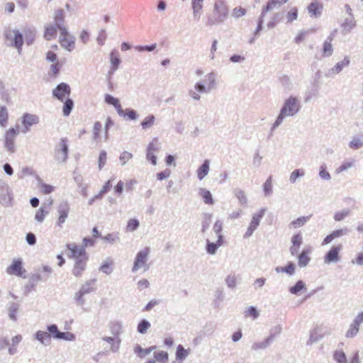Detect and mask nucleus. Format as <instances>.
I'll list each match as a JSON object with an SVG mask.
<instances>
[{"instance_id":"f257e3e1","label":"nucleus","mask_w":363,"mask_h":363,"mask_svg":"<svg viewBox=\"0 0 363 363\" xmlns=\"http://www.w3.org/2000/svg\"><path fill=\"white\" fill-rule=\"evenodd\" d=\"M228 8L223 0H218L214 4L212 15L208 18L207 25L213 26L223 23L228 17Z\"/></svg>"},{"instance_id":"f03ea898","label":"nucleus","mask_w":363,"mask_h":363,"mask_svg":"<svg viewBox=\"0 0 363 363\" xmlns=\"http://www.w3.org/2000/svg\"><path fill=\"white\" fill-rule=\"evenodd\" d=\"M4 35L8 42V45L16 48L18 54H21L23 45L22 33L18 30H12L9 28L5 29Z\"/></svg>"},{"instance_id":"7ed1b4c3","label":"nucleus","mask_w":363,"mask_h":363,"mask_svg":"<svg viewBox=\"0 0 363 363\" xmlns=\"http://www.w3.org/2000/svg\"><path fill=\"white\" fill-rule=\"evenodd\" d=\"M298 111V105L297 103V101L294 98H290L286 102L281 110V112L277 117L276 121L274 122L273 125V128H275L276 127L279 126L284 118L286 116H293L294 115L297 111Z\"/></svg>"},{"instance_id":"20e7f679","label":"nucleus","mask_w":363,"mask_h":363,"mask_svg":"<svg viewBox=\"0 0 363 363\" xmlns=\"http://www.w3.org/2000/svg\"><path fill=\"white\" fill-rule=\"evenodd\" d=\"M67 252V255L69 259L74 261L89 257L86 249L76 243H69L66 245Z\"/></svg>"},{"instance_id":"39448f33","label":"nucleus","mask_w":363,"mask_h":363,"mask_svg":"<svg viewBox=\"0 0 363 363\" xmlns=\"http://www.w3.org/2000/svg\"><path fill=\"white\" fill-rule=\"evenodd\" d=\"M19 133V128L16 126L15 128H10L8 129L4 134V145L8 151L10 152H14L15 151V140L17 135Z\"/></svg>"},{"instance_id":"423d86ee","label":"nucleus","mask_w":363,"mask_h":363,"mask_svg":"<svg viewBox=\"0 0 363 363\" xmlns=\"http://www.w3.org/2000/svg\"><path fill=\"white\" fill-rule=\"evenodd\" d=\"M55 96L63 102L62 112L64 116H68L74 106L73 101L69 98L70 92H54Z\"/></svg>"},{"instance_id":"0eeeda50","label":"nucleus","mask_w":363,"mask_h":363,"mask_svg":"<svg viewBox=\"0 0 363 363\" xmlns=\"http://www.w3.org/2000/svg\"><path fill=\"white\" fill-rule=\"evenodd\" d=\"M59 42L61 46L69 52H71L74 48L75 38L69 34L67 28L60 30Z\"/></svg>"},{"instance_id":"6e6552de","label":"nucleus","mask_w":363,"mask_h":363,"mask_svg":"<svg viewBox=\"0 0 363 363\" xmlns=\"http://www.w3.org/2000/svg\"><path fill=\"white\" fill-rule=\"evenodd\" d=\"M206 85L201 82L196 83L195 88L197 91H205L207 88L208 90L216 89L217 88L216 74L211 72L205 77Z\"/></svg>"},{"instance_id":"1a4fd4ad","label":"nucleus","mask_w":363,"mask_h":363,"mask_svg":"<svg viewBox=\"0 0 363 363\" xmlns=\"http://www.w3.org/2000/svg\"><path fill=\"white\" fill-rule=\"evenodd\" d=\"M150 253V249L148 247H145L143 250L140 251L136 257L134 262V264L133 267V271L135 272L138 270L139 269L145 266L147 261V257Z\"/></svg>"},{"instance_id":"9d476101","label":"nucleus","mask_w":363,"mask_h":363,"mask_svg":"<svg viewBox=\"0 0 363 363\" xmlns=\"http://www.w3.org/2000/svg\"><path fill=\"white\" fill-rule=\"evenodd\" d=\"M264 213L265 210L261 209L259 212L253 215L250 225L244 235V238H247L252 235L253 232L259 226L260 220L264 216Z\"/></svg>"},{"instance_id":"9b49d317","label":"nucleus","mask_w":363,"mask_h":363,"mask_svg":"<svg viewBox=\"0 0 363 363\" xmlns=\"http://www.w3.org/2000/svg\"><path fill=\"white\" fill-rule=\"evenodd\" d=\"M67 140L66 138H62L55 149V157L59 161L65 162L67 159Z\"/></svg>"},{"instance_id":"f8f14e48","label":"nucleus","mask_w":363,"mask_h":363,"mask_svg":"<svg viewBox=\"0 0 363 363\" xmlns=\"http://www.w3.org/2000/svg\"><path fill=\"white\" fill-rule=\"evenodd\" d=\"M350 63V57L348 56L345 57L343 60L338 62L333 67L326 71L325 76L327 77H334L335 75L339 74L344 67L349 66Z\"/></svg>"},{"instance_id":"ddd939ff","label":"nucleus","mask_w":363,"mask_h":363,"mask_svg":"<svg viewBox=\"0 0 363 363\" xmlns=\"http://www.w3.org/2000/svg\"><path fill=\"white\" fill-rule=\"evenodd\" d=\"M25 272L26 270L22 265V261L20 259H14L11 264L6 269V272L9 274L17 277H22Z\"/></svg>"},{"instance_id":"4468645a","label":"nucleus","mask_w":363,"mask_h":363,"mask_svg":"<svg viewBox=\"0 0 363 363\" xmlns=\"http://www.w3.org/2000/svg\"><path fill=\"white\" fill-rule=\"evenodd\" d=\"M342 250V245H337L333 246L330 250L325 254L324 257V262L330 264L331 262H336L340 259V252Z\"/></svg>"},{"instance_id":"2eb2a0df","label":"nucleus","mask_w":363,"mask_h":363,"mask_svg":"<svg viewBox=\"0 0 363 363\" xmlns=\"http://www.w3.org/2000/svg\"><path fill=\"white\" fill-rule=\"evenodd\" d=\"M39 122L38 117L35 114H30L26 113L23 115L21 118V123L23 126L24 127V132H27L29 130L30 128L32 125L38 124Z\"/></svg>"},{"instance_id":"dca6fc26","label":"nucleus","mask_w":363,"mask_h":363,"mask_svg":"<svg viewBox=\"0 0 363 363\" xmlns=\"http://www.w3.org/2000/svg\"><path fill=\"white\" fill-rule=\"evenodd\" d=\"M70 211L69 206L67 202H64L60 204L58 207V219L57 224L59 227H62V224L65 222L68 217Z\"/></svg>"},{"instance_id":"f3484780","label":"nucleus","mask_w":363,"mask_h":363,"mask_svg":"<svg viewBox=\"0 0 363 363\" xmlns=\"http://www.w3.org/2000/svg\"><path fill=\"white\" fill-rule=\"evenodd\" d=\"M89 257L74 261L72 268V274L78 277H81L86 268Z\"/></svg>"},{"instance_id":"a211bd4d","label":"nucleus","mask_w":363,"mask_h":363,"mask_svg":"<svg viewBox=\"0 0 363 363\" xmlns=\"http://www.w3.org/2000/svg\"><path fill=\"white\" fill-rule=\"evenodd\" d=\"M303 242V238L301 233H298L291 238V246L290 247V252L292 255L297 254L298 250Z\"/></svg>"},{"instance_id":"6ab92c4d","label":"nucleus","mask_w":363,"mask_h":363,"mask_svg":"<svg viewBox=\"0 0 363 363\" xmlns=\"http://www.w3.org/2000/svg\"><path fill=\"white\" fill-rule=\"evenodd\" d=\"M203 0H192L191 6L193 9V16L195 21H199L203 9Z\"/></svg>"},{"instance_id":"aec40b11","label":"nucleus","mask_w":363,"mask_h":363,"mask_svg":"<svg viewBox=\"0 0 363 363\" xmlns=\"http://www.w3.org/2000/svg\"><path fill=\"white\" fill-rule=\"evenodd\" d=\"M311 253V248H306L302 250L301 254L298 257L299 267H306L310 262V255Z\"/></svg>"},{"instance_id":"412c9836","label":"nucleus","mask_w":363,"mask_h":363,"mask_svg":"<svg viewBox=\"0 0 363 363\" xmlns=\"http://www.w3.org/2000/svg\"><path fill=\"white\" fill-rule=\"evenodd\" d=\"M289 0H269L267 5L263 8L262 16L265 13L274 9L280 7L282 4H286Z\"/></svg>"},{"instance_id":"4be33fe9","label":"nucleus","mask_w":363,"mask_h":363,"mask_svg":"<svg viewBox=\"0 0 363 363\" xmlns=\"http://www.w3.org/2000/svg\"><path fill=\"white\" fill-rule=\"evenodd\" d=\"M58 28L54 24L49 23L45 26L44 38L47 40L55 39L57 36V30Z\"/></svg>"},{"instance_id":"5701e85b","label":"nucleus","mask_w":363,"mask_h":363,"mask_svg":"<svg viewBox=\"0 0 363 363\" xmlns=\"http://www.w3.org/2000/svg\"><path fill=\"white\" fill-rule=\"evenodd\" d=\"M346 231H347L346 229H339V230L333 231L331 233L328 235L324 238V240L322 242V245H325L330 243L335 238L342 236L346 233Z\"/></svg>"},{"instance_id":"b1692460","label":"nucleus","mask_w":363,"mask_h":363,"mask_svg":"<svg viewBox=\"0 0 363 363\" xmlns=\"http://www.w3.org/2000/svg\"><path fill=\"white\" fill-rule=\"evenodd\" d=\"M323 5L318 2H312L308 6V13L311 16L318 17L321 14Z\"/></svg>"},{"instance_id":"393cba45","label":"nucleus","mask_w":363,"mask_h":363,"mask_svg":"<svg viewBox=\"0 0 363 363\" xmlns=\"http://www.w3.org/2000/svg\"><path fill=\"white\" fill-rule=\"evenodd\" d=\"M356 26V21L354 16L346 18L342 23L341 27L344 33H348Z\"/></svg>"},{"instance_id":"a878e982","label":"nucleus","mask_w":363,"mask_h":363,"mask_svg":"<svg viewBox=\"0 0 363 363\" xmlns=\"http://www.w3.org/2000/svg\"><path fill=\"white\" fill-rule=\"evenodd\" d=\"M64 22V11L62 9H58L55 13L53 24L57 26L58 29L62 30L66 28L63 25Z\"/></svg>"},{"instance_id":"bb28decb","label":"nucleus","mask_w":363,"mask_h":363,"mask_svg":"<svg viewBox=\"0 0 363 363\" xmlns=\"http://www.w3.org/2000/svg\"><path fill=\"white\" fill-rule=\"evenodd\" d=\"M111 187L112 182L111 180L109 179L104 184L99 194L89 200V203L91 205L95 199H101L104 196V194H106L111 189Z\"/></svg>"},{"instance_id":"cd10ccee","label":"nucleus","mask_w":363,"mask_h":363,"mask_svg":"<svg viewBox=\"0 0 363 363\" xmlns=\"http://www.w3.org/2000/svg\"><path fill=\"white\" fill-rule=\"evenodd\" d=\"M106 102L108 104L113 105L117 110L119 115L123 114V110L121 106L120 101L118 99L107 94L105 98Z\"/></svg>"},{"instance_id":"c85d7f7f","label":"nucleus","mask_w":363,"mask_h":363,"mask_svg":"<svg viewBox=\"0 0 363 363\" xmlns=\"http://www.w3.org/2000/svg\"><path fill=\"white\" fill-rule=\"evenodd\" d=\"M155 361L159 363H168L169 362V354L167 352L164 350H158L154 352Z\"/></svg>"},{"instance_id":"c756f323","label":"nucleus","mask_w":363,"mask_h":363,"mask_svg":"<svg viewBox=\"0 0 363 363\" xmlns=\"http://www.w3.org/2000/svg\"><path fill=\"white\" fill-rule=\"evenodd\" d=\"M223 244V236H219L216 243L207 242L206 251L210 255H214L217 249Z\"/></svg>"},{"instance_id":"7c9ffc66","label":"nucleus","mask_w":363,"mask_h":363,"mask_svg":"<svg viewBox=\"0 0 363 363\" xmlns=\"http://www.w3.org/2000/svg\"><path fill=\"white\" fill-rule=\"evenodd\" d=\"M9 123V111L6 106H0V126L5 128Z\"/></svg>"},{"instance_id":"2f4dec72","label":"nucleus","mask_w":363,"mask_h":363,"mask_svg":"<svg viewBox=\"0 0 363 363\" xmlns=\"http://www.w3.org/2000/svg\"><path fill=\"white\" fill-rule=\"evenodd\" d=\"M110 62L111 64V69L113 72L118 69V66L121 63L118 54L116 51L113 50L110 54Z\"/></svg>"},{"instance_id":"473e14b6","label":"nucleus","mask_w":363,"mask_h":363,"mask_svg":"<svg viewBox=\"0 0 363 363\" xmlns=\"http://www.w3.org/2000/svg\"><path fill=\"white\" fill-rule=\"evenodd\" d=\"M199 195L202 197L203 202L206 204L213 205L214 203L212 195L208 190L201 189L199 191Z\"/></svg>"},{"instance_id":"72a5a7b5","label":"nucleus","mask_w":363,"mask_h":363,"mask_svg":"<svg viewBox=\"0 0 363 363\" xmlns=\"http://www.w3.org/2000/svg\"><path fill=\"white\" fill-rule=\"evenodd\" d=\"M156 348L155 346H151L147 349H143L140 345H136L134 348V352L140 357H144L149 354L152 351Z\"/></svg>"},{"instance_id":"f704fd0d","label":"nucleus","mask_w":363,"mask_h":363,"mask_svg":"<svg viewBox=\"0 0 363 363\" xmlns=\"http://www.w3.org/2000/svg\"><path fill=\"white\" fill-rule=\"evenodd\" d=\"M209 163L206 160L203 164L198 169L197 176L200 180L203 179L208 173Z\"/></svg>"},{"instance_id":"c9c22d12","label":"nucleus","mask_w":363,"mask_h":363,"mask_svg":"<svg viewBox=\"0 0 363 363\" xmlns=\"http://www.w3.org/2000/svg\"><path fill=\"white\" fill-rule=\"evenodd\" d=\"M190 350H186L182 345H179L177 347L176 359L177 360L184 359L189 354Z\"/></svg>"},{"instance_id":"e433bc0d","label":"nucleus","mask_w":363,"mask_h":363,"mask_svg":"<svg viewBox=\"0 0 363 363\" xmlns=\"http://www.w3.org/2000/svg\"><path fill=\"white\" fill-rule=\"evenodd\" d=\"M276 271L278 273H286L289 275H292L295 272V265L292 262H289L286 267H278L276 268Z\"/></svg>"},{"instance_id":"4c0bfd02","label":"nucleus","mask_w":363,"mask_h":363,"mask_svg":"<svg viewBox=\"0 0 363 363\" xmlns=\"http://www.w3.org/2000/svg\"><path fill=\"white\" fill-rule=\"evenodd\" d=\"M311 216H302L299 217L297 219L293 220L290 223V226L293 227L294 228H300L306 224V223L310 219Z\"/></svg>"},{"instance_id":"58836bf2","label":"nucleus","mask_w":363,"mask_h":363,"mask_svg":"<svg viewBox=\"0 0 363 363\" xmlns=\"http://www.w3.org/2000/svg\"><path fill=\"white\" fill-rule=\"evenodd\" d=\"M303 290H306V285L301 280L298 281L294 286L289 289L290 293L296 295H298Z\"/></svg>"},{"instance_id":"ea45409f","label":"nucleus","mask_w":363,"mask_h":363,"mask_svg":"<svg viewBox=\"0 0 363 363\" xmlns=\"http://www.w3.org/2000/svg\"><path fill=\"white\" fill-rule=\"evenodd\" d=\"M107 153L105 150H101L98 158V168L101 170L106 164Z\"/></svg>"},{"instance_id":"a19ab883","label":"nucleus","mask_w":363,"mask_h":363,"mask_svg":"<svg viewBox=\"0 0 363 363\" xmlns=\"http://www.w3.org/2000/svg\"><path fill=\"white\" fill-rule=\"evenodd\" d=\"M333 52V48L328 40H325L323 43V57H329L331 56Z\"/></svg>"},{"instance_id":"79ce46f5","label":"nucleus","mask_w":363,"mask_h":363,"mask_svg":"<svg viewBox=\"0 0 363 363\" xmlns=\"http://www.w3.org/2000/svg\"><path fill=\"white\" fill-rule=\"evenodd\" d=\"M21 340L22 336L21 335H17L12 338V345L9 348L10 354H13L16 352V348L15 347L18 345Z\"/></svg>"},{"instance_id":"37998d69","label":"nucleus","mask_w":363,"mask_h":363,"mask_svg":"<svg viewBox=\"0 0 363 363\" xmlns=\"http://www.w3.org/2000/svg\"><path fill=\"white\" fill-rule=\"evenodd\" d=\"M359 326L356 325L354 323H352L346 333V337L348 338L353 337L357 334V333L359 332Z\"/></svg>"},{"instance_id":"c03bdc74","label":"nucleus","mask_w":363,"mask_h":363,"mask_svg":"<svg viewBox=\"0 0 363 363\" xmlns=\"http://www.w3.org/2000/svg\"><path fill=\"white\" fill-rule=\"evenodd\" d=\"M150 323L146 320H143L138 325V331L141 334H145L147 330L150 328Z\"/></svg>"},{"instance_id":"a18cd8bd","label":"nucleus","mask_w":363,"mask_h":363,"mask_svg":"<svg viewBox=\"0 0 363 363\" xmlns=\"http://www.w3.org/2000/svg\"><path fill=\"white\" fill-rule=\"evenodd\" d=\"M48 213V211L47 210H45L44 208L43 207H40L35 213V218L36 220H38V222H42L46 215Z\"/></svg>"},{"instance_id":"49530a36","label":"nucleus","mask_w":363,"mask_h":363,"mask_svg":"<svg viewBox=\"0 0 363 363\" xmlns=\"http://www.w3.org/2000/svg\"><path fill=\"white\" fill-rule=\"evenodd\" d=\"M36 337L42 343H45V342L50 341V335L45 331H38L36 333Z\"/></svg>"},{"instance_id":"de8ad7c7","label":"nucleus","mask_w":363,"mask_h":363,"mask_svg":"<svg viewBox=\"0 0 363 363\" xmlns=\"http://www.w3.org/2000/svg\"><path fill=\"white\" fill-rule=\"evenodd\" d=\"M154 123L155 117L153 116H149L141 123V125L143 129H147L152 127L154 125Z\"/></svg>"},{"instance_id":"09e8293b","label":"nucleus","mask_w":363,"mask_h":363,"mask_svg":"<svg viewBox=\"0 0 363 363\" xmlns=\"http://www.w3.org/2000/svg\"><path fill=\"white\" fill-rule=\"evenodd\" d=\"M139 226V221L135 218L130 219L126 226V230L133 232L136 230Z\"/></svg>"},{"instance_id":"8fccbe9b","label":"nucleus","mask_w":363,"mask_h":363,"mask_svg":"<svg viewBox=\"0 0 363 363\" xmlns=\"http://www.w3.org/2000/svg\"><path fill=\"white\" fill-rule=\"evenodd\" d=\"M333 357L338 363H347L346 356L342 351H336Z\"/></svg>"},{"instance_id":"3c124183","label":"nucleus","mask_w":363,"mask_h":363,"mask_svg":"<svg viewBox=\"0 0 363 363\" xmlns=\"http://www.w3.org/2000/svg\"><path fill=\"white\" fill-rule=\"evenodd\" d=\"M56 338L72 341V340H74L75 336L74 334L69 333V332H67V333L60 332V333H58L57 335H56Z\"/></svg>"},{"instance_id":"603ef678","label":"nucleus","mask_w":363,"mask_h":363,"mask_svg":"<svg viewBox=\"0 0 363 363\" xmlns=\"http://www.w3.org/2000/svg\"><path fill=\"white\" fill-rule=\"evenodd\" d=\"M297 17H298V10L296 8H294L287 13V15H286L287 22L291 23V22L294 21V20H296L297 18Z\"/></svg>"},{"instance_id":"864d4df0","label":"nucleus","mask_w":363,"mask_h":363,"mask_svg":"<svg viewBox=\"0 0 363 363\" xmlns=\"http://www.w3.org/2000/svg\"><path fill=\"white\" fill-rule=\"evenodd\" d=\"M235 194L242 204H245L247 203V197L244 191L237 189L235 190Z\"/></svg>"},{"instance_id":"5fc2aeb1","label":"nucleus","mask_w":363,"mask_h":363,"mask_svg":"<svg viewBox=\"0 0 363 363\" xmlns=\"http://www.w3.org/2000/svg\"><path fill=\"white\" fill-rule=\"evenodd\" d=\"M40 189L41 192L44 194H50L55 189L54 186L44 183L40 184Z\"/></svg>"},{"instance_id":"6e6d98bb","label":"nucleus","mask_w":363,"mask_h":363,"mask_svg":"<svg viewBox=\"0 0 363 363\" xmlns=\"http://www.w3.org/2000/svg\"><path fill=\"white\" fill-rule=\"evenodd\" d=\"M304 171L303 169H296L294 170L291 176H290V181L292 183H294L298 177H302L304 175Z\"/></svg>"},{"instance_id":"4d7b16f0","label":"nucleus","mask_w":363,"mask_h":363,"mask_svg":"<svg viewBox=\"0 0 363 363\" xmlns=\"http://www.w3.org/2000/svg\"><path fill=\"white\" fill-rule=\"evenodd\" d=\"M121 116L130 120H135L137 118L136 112L131 109H126L125 111H123V114Z\"/></svg>"},{"instance_id":"13d9d810","label":"nucleus","mask_w":363,"mask_h":363,"mask_svg":"<svg viewBox=\"0 0 363 363\" xmlns=\"http://www.w3.org/2000/svg\"><path fill=\"white\" fill-rule=\"evenodd\" d=\"M104 340H105L106 342H107L108 343H112L113 342H116V345L115 348H113V347H112V350L116 351L118 349L119 345L121 342V340L118 337H104Z\"/></svg>"},{"instance_id":"bf43d9fd","label":"nucleus","mask_w":363,"mask_h":363,"mask_svg":"<svg viewBox=\"0 0 363 363\" xmlns=\"http://www.w3.org/2000/svg\"><path fill=\"white\" fill-rule=\"evenodd\" d=\"M147 150L152 151V152H157L159 150V145L157 144V139L154 138L152 142H150L147 147Z\"/></svg>"},{"instance_id":"052dcab7","label":"nucleus","mask_w":363,"mask_h":363,"mask_svg":"<svg viewBox=\"0 0 363 363\" xmlns=\"http://www.w3.org/2000/svg\"><path fill=\"white\" fill-rule=\"evenodd\" d=\"M354 162L353 161H350V162H345L344 163H342L336 170V172L337 173H340L343 171H345L347 170V169L350 168L352 167Z\"/></svg>"},{"instance_id":"680f3d73","label":"nucleus","mask_w":363,"mask_h":363,"mask_svg":"<svg viewBox=\"0 0 363 363\" xmlns=\"http://www.w3.org/2000/svg\"><path fill=\"white\" fill-rule=\"evenodd\" d=\"M156 46H157L156 44H152L150 45H145V46L140 45V46H137L135 48L139 52H143V51L152 52L156 48Z\"/></svg>"},{"instance_id":"e2e57ef3","label":"nucleus","mask_w":363,"mask_h":363,"mask_svg":"<svg viewBox=\"0 0 363 363\" xmlns=\"http://www.w3.org/2000/svg\"><path fill=\"white\" fill-rule=\"evenodd\" d=\"M133 155L130 152H123L121 156H120V161L122 162L123 164H125L127 162H128L131 158Z\"/></svg>"},{"instance_id":"0e129e2a","label":"nucleus","mask_w":363,"mask_h":363,"mask_svg":"<svg viewBox=\"0 0 363 363\" xmlns=\"http://www.w3.org/2000/svg\"><path fill=\"white\" fill-rule=\"evenodd\" d=\"M102 128V125L100 122L97 121L94 123L93 133L94 138H98Z\"/></svg>"},{"instance_id":"69168bd1","label":"nucleus","mask_w":363,"mask_h":363,"mask_svg":"<svg viewBox=\"0 0 363 363\" xmlns=\"http://www.w3.org/2000/svg\"><path fill=\"white\" fill-rule=\"evenodd\" d=\"M223 229L222 223L220 220H217L215 222L213 225V230L218 235V238L219 236H222L221 231Z\"/></svg>"},{"instance_id":"338daca9","label":"nucleus","mask_w":363,"mask_h":363,"mask_svg":"<svg viewBox=\"0 0 363 363\" xmlns=\"http://www.w3.org/2000/svg\"><path fill=\"white\" fill-rule=\"evenodd\" d=\"M258 315L259 313L253 306H250L246 311V316H252L253 318H257Z\"/></svg>"},{"instance_id":"774afa93","label":"nucleus","mask_w":363,"mask_h":363,"mask_svg":"<svg viewBox=\"0 0 363 363\" xmlns=\"http://www.w3.org/2000/svg\"><path fill=\"white\" fill-rule=\"evenodd\" d=\"M245 13V9L242 7H237L233 9V16L236 18H239L244 16Z\"/></svg>"}]
</instances>
